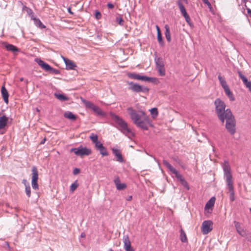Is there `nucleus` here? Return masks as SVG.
<instances>
[{
	"mask_svg": "<svg viewBox=\"0 0 251 251\" xmlns=\"http://www.w3.org/2000/svg\"><path fill=\"white\" fill-rule=\"evenodd\" d=\"M127 111L130 119L137 126L143 130L148 129V125H150L151 122L150 118L144 111L137 112L132 107H130L127 108Z\"/></svg>",
	"mask_w": 251,
	"mask_h": 251,
	"instance_id": "obj_1",
	"label": "nucleus"
},
{
	"mask_svg": "<svg viewBox=\"0 0 251 251\" xmlns=\"http://www.w3.org/2000/svg\"><path fill=\"white\" fill-rule=\"evenodd\" d=\"M223 168L227 188L229 193V198L231 201H235L233 182L231 173V169L227 161H225Z\"/></svg>",
	"mask_w": 251,
	"mask_h": 251,
	"instance_id": "obj_2",
	"label": "nucleus"
},
{
	"mask_svg": "<svg viewBox=\"0 0 251 251\" xmlns=\"http://www.w3.org/2000/svg\"><path fill=\"white\" fill-rule=\"evenodd\" d=\"M220 120L222 123H224L226 120V128L231 135H233L235 133L236 120L231 110L226 111V113L224 115L223 120Z\"/></svg>",
	"mask_w": 251,
	"mask_h": 251,
	"instance_id": "obj_3",
	"label": "nucleus"
},
{
	"mask_svg": "<svg viewBox=\"0 0 251 251\" xmlns=\"http://www.w3.org/2000/svg\"><path fill=\"white\" fill-rule=\"evenodd\" d=\"M112 118L119 126V129L122 133L130 139L134 136V133L128 127L127 124L122 118L116 115H113Z\"/></svg>",
	"mask_w": 251,
	"mask_h": 251,
	"instance_id": "obj_4",
	"label": "nucleus"
},
{
	"mask_svg": "<svg viewBox=\"0 0 251 251\" xmlns=\"http://www.w3.org/2000/svg\"><path fill=\"white\" fill-rule=\"evenodd\" d=\"M214 105L215 106V112L219 120H223L226 111L231 110L229 108L226 109V105L225 103L220 99L215 100Z\"/></svg>",
	"mask_w": 251,
	"mask_h": 251,
	"instance_id": "obj_5",
	"label": "nucleus"
},
{
	"mask_svg": "<svg viewBox=\"0 0 251 251\" xmlns=\"http://www.w3.org/2000/svg\"><path fill=\"white\" fill-rule=\"evenodd\" d=\"M82 102L85 105L86 108L91 109L98 115L101 117H104L106 114L99 107L95 105L90 101L81 98Z\"/></svg>",
	"mask_w": 251,
	"mask_h": 251,
	"instance_id": "obj_6",
	"label": "nucleus"
},
{
	"mask_svg": "<svg viewBox=\"0 0 251 251\" xmlns=\"http://www.w3.org/2000/svg\"><path fill=\"white\" fill-rule=\"evenodd\" d=\"M128 84V89L135 93H147L149 91V89L146 87L140 85L133 82H127Z\"/></svg>",
	"mask_w": 251,
	"mask_h": 251,
	"instance_id": "obj_7",
	"label": "nucleus"
},
{
	"mask_svg": "<svg viewBox=\"0 0 251 251\" xmlns=\"http://www.w3.org/2000/svg\"><path fill=\"white\" fill-rule=\"evenodd\" d=\"M71 152H73L77 155L82 157L84 155H89L92 153L91 149L86 147H83L82 146L77 148H72L70 150Z\"/></svg>",
	"mask_w": 251,
	"mask_h": 251,
	"instance_id": "obj_8",
	"label": "nucleus"
},
{
	"mask_svg": "<svg viewBox=\"0 0 251 251\" xmlns=\"http://www.w3.org/2000/svg\"><path fill=\"white\" fill-rule=\"evenodd\" d=\"M234 226L238 233L242 237L248 238V241H251V234L248 233L245 229L243 228L241 224L237 221L234 222Z\"/></svg>",
	"mask_w": 251,
	"mask_h": 251,
	"instance_id": "obj_9",
	"label": "nucleus"
},
{
	"mask_svg": "<svg viewBox=\"0 0 251 251\" xmlns=\"http://www.w3.org/2000/svg\"><path fill=\"white\" fill-rule=\"evenodd\" d=\"M32 180L31 185L32 187L34 190H38L39 189V185L37 183L38 179V172L37 168L35 166H33L32 168Z\"/></svg>",
	"mask_w": 251,
	"mask_h": 251,
	"instance_id": "obj_10",
	"label": "nucleus"
},
{
	"mask_svg": "<svg viewBox=\"0 0 251 251\" xmlns=\"http://www.w3.org/2000/svg\"><path fill=\"white\" fill-rule=\"evenodd\" d=\"M154 61L156 68L160 76H164L165 75V69L163 59L160 57H155Z\"/></svg>",
	"mask_w": 251,
	"mask_h": 251,
	"instance_id": "obj_11",
	"label": "nucleus"
},
{
	"mask_svg": "<svg viewBox=\"0 0 251 251\" xmlns=\"http://www.w3.org/2000/svg\"><path fill=\"white\" fill-rule=\"evenodd\" d=\"M212 224L210 220L203 222L201 225V231L203 234H208L212 230Z\"/></svg>",
	"mask_w": 251,
	"mask_h": 251,
	"instance_id": "obj_12",
	"label": "nucleus"
},
{
	"mask_svg": "<svg viewBox=\"0 0 251 251\" xmlns=\"http://www.w3.org/2000/svg\"><path fill=\"white\" fill-rule=\"evenodd\" d=\"M128 76L132 79L136 80H142L144 81H152L154 79L152 77H150L146 76L141 75L139 74L135 73H129L128 74Z\"/></svg>",
	"mask_w": 251,
	"mask_h": 251,
	"instance_id": "obj_13",
	"label": "nucleus"
},
{
	"mask_svg": "<svg viewBox=\"0 0 251 251\" xmlns=\"http://www.w3.org/2000/svg\"><path fill=\"white\" fill-rule=\"evenodd\" d=\"M112 151L114 155L116 157V161L120 163L124 162V159L123 157L121 151L118 149L114 148L112 149Z\"/></svg>",
	"mask_w": 251,
	"mask_h": 251,
	"instance_id": "obj_14",
	"label": "nucleus"
},
{
	"mask_svg": "<svg viewBox=\"0 0 251 251\" xmlns=\"http://www.w3.org/2000/svg\"><path fill=\"white\" fill-rule=\"evenodd\" d=\"M123 242L126 251H133V250L131 248L130 241L127 235L124 236Z\"/></svg>",
	"mask_w": 251,
	"mask_h": 251,
	"instance_id": "obj_15",
	"label": "nucleus"
},
{
	"mask_svg": "<svg viewBox=\"0 0 251 251\" xmlns=\"http://www.w3.org/2000/svg\"><path fill=\"white\" fill-rule=\"evenodd\" d=\"M114 182L116 185V188L118 190H122L126 187L125 183H121L119 177L116 176L114 179Z\"/></svg>",
	"mask_w": 251,
	"mask_h": 251,
	"instance_id": "obj_16",
	"label": "nucleus"
},
{
	"mask_svg": "<svg viewBox=\"0 0 251 251\" xmlns=\"http://www.w3.org/2000/svg\"><path fill=\"white\" fill-rule=\"evenodd\" d=\"M163 165L175 176H179V173L166 160L163 161Z\"/></svg>",
	"mask_w": 251,
	"mask_h": 251,
	"instance_id": "obj_17",
	"label": "nucleus"
},
{
	"mask_svg": "<svg viewBox=\"0 0 251 251\" xmlns=\"http://www.w3.org/2000/svg\"><path fill=\"white\" fill-rule=\"evenodd\" d=\"M62 58L66 64L67 69L74 70L76 67L75 63L72 60L62 56Z\"/></svg>",
	"mask_w": 251,
	"mask_h": 251,
	"instance_id": "obj_18",
	"label": "nucleus"
},
{
	"mask_svg": "<svg viewBox=\"0 0 251 251\" xmlns=\"http://www.w3.org/2000/svg\"><path fill=\"white\" fill-rule=\"evenodd\" d=\"M36 62L38 63V65L45 71L49 72L50 70L51 69V66L45 63L44 61L40 59H37Z\"/></svg>",
	"mask_w": 251,
	"mask_h": 251,
	"instance_id": "obj_19",
	"label": "nucleus"
},
{
	"mask_svg": "<svg viewBox=\"0 0 251 251\" xmlns=\"http://www.w3.org/2000/svg\"><path fill=\"white\" fill-rule=\"evenodd\" d=\"M182 2H185V3H187V0H178L177 1V4L179 7V10L181 12V13L183 16L186 15V14H188L186 10L185 9V8L184 7V5H183Z\"/></svg>",
	"mask_w": 251,
	"mask_h": 251,
	"instance_id": "obj_20",
	"label": "nucleus"
},
{
	"mask_svg": "<svg viewBox=\"0 0 251 251\" xmlns=\"http://www.w3.org/2000/svg\"><path fill=\"white\" fill-rule=\"evenodd\" d=\"M1 93L4 101L7 104L8 103L9 94L4 86L1 87Z\"/></svg>",
	"mask_w": 251,
	"mask_h": 251,
	"instance_id": "obj_21",
	"label": "nucleus"
},
{
	"mask_svg": "<svg viewBox=\"0 0 251 251\" xmlns=\"http://www.w3.org/2000/svg\"><path fill=\"white\" fill-rule=\"evenodd\" d=\"M8 118L5 115L0 117V129L4 128L7 124Z\"/></svg>",
	"mask_w": 251,
	"mask_h": 251,
	"instance_id": "obj_22",
	"label": "nucleus"
},
{
	"mask_svg": "<svg viewBox=\"0 0 251 251\" xmlns=\"http://www.w3.org/2000/svg\"><path fill=\"white\" fill-rule=\"evenodd\" d=\"M176 177L180 181L182 185L184 186L187 190H189L190 187L188 183L185 180L184 178L182 176V175L179 173V176H176Z\"/></svg>",
	"mask_w": 251,
	"mask_h": 251,
	"instance_id": "obj_23",
	"label": "nucleus"
},
{
	"mask_svg": "<svg viewBox=\"0 0 251 251\" xmlns=\"http://www.w3.org/2000/svg\"><path fill=\"white\" fill-rule=\"evenodd\" d=\"M5 47L7 50L11 51L12 52L19 51V49L12 44L5 43Z\"/></svg>",
	"mask_w": 251,
	"mask_h": 251,
	"instance_id": "obj_24",
	"label": "nucleus"
},
{
	"mask_svg": "<svg viewBox=\"0 0 251 251\" xmlns=\"http://www.w3.org/2000/svg\"><path fill=\"white\" fill-rule=\"evenodd\" d=\"M164 28L165 29V35L166 38L168 42H170L171 41V36L169 26L168 25H165Z\"/></svg>",
	"mask_w": 251,
	"mask_h": 251,
	"instance_id": "obj_25",
	"label": "nucleus"
},
{
	"mask_svg": "<svg viewBox=\"0 0 251 251\" xmlns=\"http://www.w3.org/2000/svg\"><path fill=\"white\" fill-rule=\"evenodd\" d=\"M226 95L228 97L230 101L235 100V98L233 95V93L230 91L229 87L224 89Z\"/></svg>",
	"mask_w": 251,
	"mask_h": 251,
	"instance_id": "obj_26",
	"label": "nucleus"
},
{
	"mask_svg": "<svg viewBox=\"0 0 251 251\" xmlns=\"http://www.w3.org/2000/svg\"><path fill=\"white\" fill-rule=\"evenodd\" d=\"M64 117L72 121H75L76 119V116L70 111H67L65 112L64 114Z\"/></svg>",
	"mask_w": 251,
	"mask_h": 251,
	"instance_id": "obj_27",
	"label": "nucleus"
},
{
	"mask_svg": "<svg viewBox=\"0 0 251 251\" xmlns=\"http://www.w3.org/2000/svg\"><path fill=\"white\" fill-rule=\"evenodd\" d=\"M215 201V198L214 197L211 198L206 203L205 205V209H209L212 208L214 204Z\"/></svg>",
	"mask_w": 251,
	"mask_h": 251,
	"instance_id": "obj_28",
	"label": "nucleus"
},
{
	"mask_svg": "<svg viewBox=\"0 0 251 251\" xmlns=\"http://www.w3.org/2000/svg\"><path fill=\"white\" fill-rule=\"evenodd\" d=\"M218 78L220 81V84L224 89L228 87L225 78L223 77L220 75H218Z\"/></svg>",
	"mask_w": 251,
	"mask_h": 251,
	"instance_id": "obj_29",
	"label": "nucleus"
},
{
	"mask_svg": "<svg viewBox=\"0 0 251 251\" xmlns=\"http://www.w3.org/2000/svg\"><path fill=\"white\" fill-rule=\"evenodd\" d=\"M238 74L240 78L242 80L244 85L246 86L251 81H248L247 78L240 71H238Z\"/></svg>",
	"mask_w": 251,
	"mask_h": 251,
	"instance_id": "obj_30",
	"label": "nucleus"
},
{
	"mask_svg": "<svg viewBox=\"0 0 251 251\" xmlns=\"http://www.w3.org/2000/svg\"><path fill=\"white\" fill-rule=\"evenodd\" d=\"M54 96L59 100L61 101H66L69 100L68 98L66 97V96L61 94H57V93H54Z\"/></svg>",
	"mask_w": 251,
	"mask_h": 251,
	"instance_id": "obj_31",
	"label": "nucleus"
},
{
	"mask_svg": "<svg viewBox=\"0 0 251 251\" xmlns=\"http://www.w3.org/2000/svg\"><path fill=\"white\" fill-rule=\"evenodd\" d=\"M180 239L182 242L186 243L187 242V238L186 237V235L184 232V231L181 228L180 230Z\"/></svg>",
	"mask_w": 251,
	"mask_h": 251,
	"instance_id": "obj_32",
	"label": "nucleus"
},
{
	"mask_svg": "<svg viewBox=\"0 0 251 251\" xmlns=\"http://www.w3.org/2000/svg\"><path fill=\"white\" fill-rule=\"evenodd\" d=\"M97 151H99L100 153L103 156L108 155V152H107V150H106V148L104 147L103 145L101 146V148L100 147Z\"/></svg>",
	"mask_w": 251,
	"mask_h": 251,
	"instance_id": "obj_33",
	"label": "nucleus"
},
{
	"mask_svg": "<svg viewBox=\"0 0 251 251\" xmlns=\"http://www.w3.org/2000/svg\"><path fill=\"white\" fill-rule=\"evenodd\" d=\"M150 111L153 118H155L157 116L158 112L157 108H152Z\"/></svg>",
	"mask_w": 251,
	"mask_h": 251,
	"instance_id": "obj_34",
	"label": "nucleus"
},
{
	"mask_svg": "<svg viewBox=\"0 0 251 251\" xmlns=\"http://www.w3.org/2000/svg\"><path fill=\"white\" fill-rule=\"evenodd\" d=\"M34 24L38 26L41 27V28H45V26L44 25L41 21L37 18H34L33 19Z\"/></svg>",
	"mask_w": 251,
	"mask_h": 251,
	"instance_id": "obj_35",
	"label": "nucleus"
},
{
	"mask_svg": "<svg viewBox=\"0 0 251 251\" xmlns=\"http://www.w3.org/2000/svg\"><path fill=\"white\" fill-rule=\"evenodd\" d=\"M89 138L93 143L98 141V136L95 133H91L89 136Z\"/></svg>",
	"mask_w": 251,
	"mask_h": 251,
	"instance_id": "obj_36",
	"label": "nucleus"
},
{
	"mask_svg": "<svg viewBox=\"0 0 251 251\" xmlns=\"http://www.w3.org/2000/svg\"><path fill=\"white\" fill-rule=\"evenodd\" d=\"M116 21L119 24V25L122 26L124 25L125 23L121 15H119V16L116 17Z\"/></svg>",
	"mask_w": 251,
	"mask_h": 251,
	"instance_id": "obj_37",
	"label": "nucleus"
},
{
	"mask_svg": "<svg viewBox=\"0 0 251 251\" xmlns=\"http://www.w3.org/2000/svg\"><path fill=\"white\" fill-rule=\"evenodd\" d=\"M78 184L77 183V181L76 180L74 183L72 184L70 186V191L71 192H74L78 187Z\"/></svg>",
	"mask_w": 251,
	"mask_h": 251,
	"instance_id": "obj_38",
	"label": "nucleus"
},
{
	"mask_svg": "<svg viewBox=\"0 0 251 251\" xmlns=\"http://www.w3.org/2000/svg\"><path fill=\"white\" fill-rule=\"evenodd\" d=\"M157 40H158L159 43L161 45H163V38H162L161 32H158V33L157 34Z\"/></svg>",
	"mask_w": 251,
	"mask_h": 251,
	"instance_id": "obj_39",
	"label": "nucleus"
},
{
	"mask_svg": "<svg viewBox=\"0 0 251 251\" xmlns=\"http://www.w3.org/2000/svg\"><path fill=\"white\" fill-rule=\"evenodd\" d=\"M25 191L26 195L28 198L30 197L31 196V191H30V187L29 184H27V185H26V187L25 188Z\"/></svg>",
	"mask_w": 251,
	"mask_h": 251,
	"instance_id": "obj_40",
	"label": "nucleus"
},
{
	"mask_svg": "<svg viewBox=\"0 0 251 251\" xmlns=\"http://www.w3.org/2000/svg\"><path fill=\"white\" fill-rule=\"evenodd\" d=\"M49 72L50 73H52L53 74H55V75H58V74H60L59 70H58L57 69H54L53 68H52L51 67V69L50 70Z\"/></svg>",
	"mask_w": 251,
	"mask_h": 251,
	"instance_id": "obj_41",
	"label": "nucleus"
},
{
	"mask_svg": "<svg viewBox=\"0 0 251 251\" xmlns=\"http://www.w3.org/2000/svg\"><path fill=\"white\" fill-rule=\"evenodd\" d=\"M185 20H186V22L190 25V26H192V24L191 23V19L189 16L188 14H186V15H184L183 16Z\"/></svg>",
	"mask_w": 251,
	"mask_h": 251,
	"instance_id": "obj_42",
	"label": "nucleus"
},
{
	"mask_svg": "<svg viewBox=\"0 0 251 251\" xmlns=\"http://www.w3.org/2000/svg\"><path fill=\"white\" fill-rule=\"evenodd\" d=\"M94 144H95V147L97 150L100 147L101 148V146L103 145L99 141H96L95 143H94Z\"/></svg>",
	"mask_w": 251,
	"mask_h": 251,
	"instance_id": "obj_43",
	"label": "nucleus"
},
{
	"mask_svg": "<svg viewBox=\"0 0 251 251\" xmlns=\"http://www.w3.org/2000/svg\"><path fill=\"white\" fill-rule=\"evenodd\" d=\"M95 17L97 20H99L101 17V14L99 11H95Z\"/></svg>",
	"mask_w": 251,
	"mask_h": 251,
	"instance_id": "obj_44",
	"label": "nucleus"
},
{
	"mask_svg": "<svg viewBox=\"0 0 251 251\" xmlns=\"http://www.w3.org/2000/svg\"><path fill=\"white\" fill-rule=\"evenodd\" d=\"M80 172V170L78 168H75L73 170V174L76 175Z\"/></svg>",
	"mask_w": 251,
	"mask_h": 251,
	"instance_id": "obj_45",
	"label": "nucleus"
},
{
	"mask_svg": "<svg viewBox=\"0 0 251 251\" xmlns=\"http://www.w3.org/2000/svg\"><path fill=\"white\" fill-rule=\"evenodd\" d=\"M107 6L109 9H113L114 7V5L111 2H108L107 4Z\"/></svg>",
	"mask_w": 251,
	"mask_h": 251,
	"instance_id": "obj_46",
	"label": "nucleus"
},
{
	"mask_svg": "<svg viewBox=\"0 0 251 251\" xmlns=\"http://www.w3.org/2000/svg\"><path fill=\"white\" fill-rule=\"evenodd\" d=\"M203 3L207 5L208 6H211L210 3L209 2L208 0H202Z\"/></svg>",
	"mask_w": 251,
	"mask_h": 251,
	"instance_id": "obj_47",
	"label": "nucleus"
},
{
	"mask_svg": "<svg viewBox=\"0 0 251 251\" xmlns=\"http://www.w3.org/2000/svg\"><path fill=\"white\" fill-rule=\"evenodd\" d=\"M246 87L248 88L251 92V81L246 86Z\"/></svg>",
	"mask_w": 251,
	"mask_h": 251,
	"instance_id": "obj_48",
	"label": "nucleus"
},
{
	"mask_svg": "<svg viewBox=\"0 0 251 251\" xmlns=\"http://www.w3.org/2000/svg\"><path fill=\"white\" fill-rule=\"evenodd\" d=\"M247 13L249 16L251 17V9L249 8H247Z\"/></svg>",
	"mask_w": 251,
	"mask_h": 251,
	"instance_id": "obj_49",
	"label": "nucleus"
},
{
	"mask_svg": "<svg viewBox=\"0 0 251 251\" xmlns=\"http://www.w3.org/2000/svg\"><path fill=\"white\" fill-rule=\"evenodd\" d=\"M27 13H28L29 14H33L32 10L31 9H30V8H28V9H27Z\"/></svg>",
	"mask_w": 251,
	"mask_h": 251,
	"instance_id": "obj_50",
	"label": "nucleus"
},
{
	"mask_svg": "<svg viewBox=\"0 0 251 251\" xmlns=\"http://www.w3.org/2000/svg\"><path fill=\"white\" fill-rule=\"evenodd\" d=\"M132 197L131 196H129L127 198L126 200L129 201H131L132 200Z\"/></svg>",
	"mask_w": 251,
	"mask_h": 251,
	"instance_id": "obj_51",
	"label": "nucleus"
},
{
	"mask_svg": "<svg viewBox=\"0 0 251 251\" xmlns=\"http://www.w3.org/2000/svg\"><path fill=\"white\" fill-rule=\"evenodd\" d=\"M156 30H157V34L158 33V32H161L160 28L158 25H156Z\"/></svg>",
	"mask_w": 251,
	"mask_h": 251,
	"instance_id": "obj_52",
	"label": "nucleus"
},
{
	"mask_svg": "<svg viewBox=\"0 0 251 251\" xmlns=\"http://www.w3.org/2000/svg\"><path fill=\"white\" fill-rule=\"evenodd\" d=\"M23 183L25 184V187H26V185H27V184H28V183H27V182H26V180H25V179H24V180H23Z\"/></svg>",
	"mask_w": 251,
	"mask_h": 251,
	"instance_id": "obj_53",
	"label": "nucleus"
},
{
	"mask_svg": "<svg viewBox=\"0 0 251 251\" xmlns=\"http://www.w3.org/2000/svg\"><path fill=\"white\" fill-rule=\"evenodd\" d=\"M46 140V138H44L41 142V144H44V143L45 142Z\"/></svg>",
	"mask_w": 251,
	"mask_h": 251,
	"instance_id": "obj_54",
	"label": "nucleus"
},
{
	"mask_svg": "<svg viewBox=\"0 0 251 251\" xmlns=\"http://www.w3.org/2000/svg\"><path fill=\"white\" fill-rule=\"evenodd\" d=\"M81 237H85V234L84 233H82L81 234Z\"/></svg>",
	"mask_w": 251,
	"mask_h": 251,
	"instance_id": "obj_55",
	"label": "nucleus"
},
{
	"mask_svg": "<svg viewBox=\"0 0 251 251\" xmlns=\"http://www.w3.org/2000/svg\"><path fill=\"white\" fill-rule=\"evenodd\" d=\"M68 12H69L70 13H71V14H73V12L71 11V8H68Z\"/></svg>",
	"mask_w": 251,
	"mask_h": 251,
	"instance_id": "obj_56",
	"label": "nucleus"
},
{
	"mask_svg": "<svg viewBox=\"0 0 251 251\" xmlns=\"http://www.w3.org/2000/svg\"><path fill=\"white\" fill-rule=\"evenodd\" d=\"M20 80L21 81H23L24 80V78L23 77H21L20 79Z\"/></svg>",
	"mask_w": 251,
	"mask_h": 251,
	"instance_id": "obj_57",
	"label": "nucleus"
},
{
	"mask_svg": "<svg viewBox=\"0 0 251 251\" xmlns=\"http://www.w3.org/2000/svg\"><path fill=\"white\" fill-rule=\"evenodd\" d=\"M109 251H113V250L112 249H110Z\"/></svg>",
	"mask_w": 251,
	"mask_h": 251,
	"instance_id": "obj_58",
	"label": "nucleus"
},
{
	"mask_svg": "<svg viewBox=\"0 0 251 251\" xmlns=\"http://www.w3.org/2000/svg\"><path fill=\"white\" fill-rule=\"evenodd\" d=\"M250 211H251V208H250Z\"/></svg>",
	"mask_w": 251,
	"mask_h": 251,
	"instance_id": "obj_59",
	"label": "nucleus"
}]
</instances>
